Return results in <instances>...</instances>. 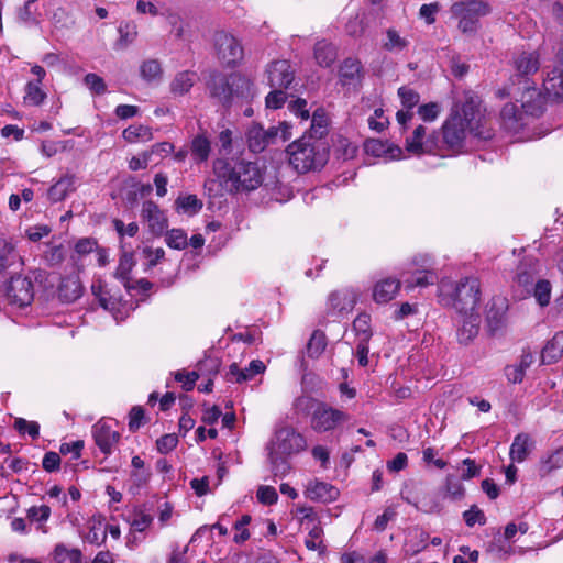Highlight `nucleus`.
<instances>
[{
    "mask_svg": "<svg viewBox=\"0 0 563 563\" xmlns=\"http://www.w3.org/2000/svg\"><path fill=\"white\" fill-rule=\"evenodd\" d=\"M481 99L473 90H465L462 100L454 101L449 115L435 131L439 152L459 155L465 152L468 134L483 141L494 137V130L481 112Z\"/></svg>",
    "mask_w": 563,
    "mask_h": 563,
    "instance_id": "1",
    "label": "nucleus"
},
{
    "mask_svg": "<svg viewBox=\"0 0 563 563\" xmlns=\"http://www.w3.org/2000/svg\"><path fill=\"white\" fill-rule=\"evenodd\" d=\"M329 118L318 108L311 117L310 129L286 147L289 164L299 174L321 169L329 161Z\"/></svg>",
    "mask_w": 563,
    "mask_h": 563,
    "instance_id": "2",
    "label": "nucleus"
},
{
    "mask_svg": "<svg viewBox=\"0 0 563 563\" xmlns=\"http://www.w3.org/2000/svg\"><path fill=\"white\" fill-rule=\"evenodd\" d=\"M296 413L309 417L310 428L316 433H332L350 420V415L312 396L302 395L294 400Z\"/></svg>",
    "mask_w": 563,
    "mask_h": 563,
    "instance_id": "3",
    "label": "nucleus"
},
{
    "mask_svg": "<svg viewBox=\"0 0 563 563\" xmlns=\"http://www.w3.org/2000/svg\"><path fill=\"white\" fill-rule=\"evenodd\" d=\"M213 170L231 194L252 191L257 189L263 180V172L256 162L218 158L213 163Z\"/></svg>",
    "mask_w": 563,
    "mask_h": 563,
    "instance_id": "4",
    "label": "nucleus"
},
{
    "mask_svg": "<svg viewBox=\"0 0 563 563\" xmlns=\"http://www.w3.org/2000/svg\"><path fill=\"white\" fill-rule=\"evenodd\" d=\"M210 97L223 107L230 108L234 100H249L254 96V85L241 73L222 74L212 71L207 80Z\"/></svg>",
    "mask_w": 563,
    "mask_h": 563,
    "instance_id": "5",
    "label": "nucleus"
},
{
    "mask_svg": "<svg viewBox=\"0 0 563 563\" xmlns=\"http://www.w3.org/2000/svg\"><path fill=\"white\" fill-rule=\"evenodd\" d=\"M450 11L457 20V29L464 35L475 36L482 27L481 19L492 13V7L485 0H461Z\"/></svg>",
    "mask_w": 563,
    "mask_h": 563,
    "instance_id": "6",
    "label": "nucleus"
},
{
    "mask_svg": "<svg viewBox=\"0 0 563 563\" xmlns=\"http://www.w3.org/2000/svg\"><path fill=\"white\" fill-rule=\"evenodd\" d=\"M481 301V283L476 277H465L456 283L450 303L461 314L473 313Z\"/></svg>",
    "mask_w": 563,
    "mask_h": 563,
    "instance_id": "7",
    "label": "nucleus"
},
{
    "mask_svg": "<svg viewBox=\"0 0 563 563\" xmlns=\"http://www.w3.org/2000/svg\"><path fill=\"white\" fill-rule=\"evenodd\" d=\"M213 47L217 58L227 68H235L244 59L241 41L229 32L217 31L213 35Z\"/></svg>",
    "mask_w": 563,
    "mask_h": 563,
    "instance_id": "8",
    "label": "nucleus"
},
{
    "mask_svg": "<svg viewBox=\"0 0 563 563\" xmlns=\"http://www.w3.org/2000/svg\"><path fill=\"white\" fill-rule=\"evenodd\" d=\"M517 89H510L508 95L516 97V100L521 103L522 111L531 117L539 118L545 110L548 100L553 101L549 98L548 93H542L534 80H526L521 85L519 92L515 93Z\"/></svg>",
    "mask_w": 563,
    "mask_h": 563,
    "instance_id": "9",
    "label": "nucleus"
},
{
    "mask_svg": "<svg viewBox=\"0 0 563 563\" xmlns=\"http://www.w3.org/2000/svg\"><path fill=\"white\" fill-rule=\"evenodd\" d=\"M4 295L11 305L20 308L30 306L35 296L34 283L29 276L13 275L4 284Z\"/></svg>",
    "mask_w": 563,
    "mask_h": 563,
    "instance_id": "10",
    "label": "nucleus"
},
{
    "mask_svg": "<svg viewBox=\"0 0 563 563\" xmlns=\"http://www.w3.org/2000/svg\"><path fill=\"white\" fill-rule=\"evenodd\" d=\"M515 74L510 77V88L521 89V85L526 80H533L531 76L536 75L540 69V54L537 51L521 52L514 59Z\"/></svg>",
    "mask_w": 563,
    "mask_h": 563,
    "instance_id": "11",
    "label": "nucleus"
},
{
    "mask_svg": "<svg viewBox=\"0 0 563 563\" xmlns=\"http://www.w3.org/2000/svg\"><path fill=\"white\" fill-rule=\"evenodd\" d=\"M357 299V292L352 288L334 290L328 297L327 314L335 320L343 318L353 311Z\"/></svg>",
    "mask_w": 563,
    "mask_h": 563,
    "instance_id": "12",
    "label": "nucleus"
},
{
    "mask_svg": "<svg viewBox=\"0 0 563 563\" xmlns=\"http://www.w3.org/2000/svg\"><path fill=\"white\" fill-rule=\"evenodd\" d=\"M427 130L420 124L418 125L410 137L406 139L405 148L410 154L420 156L423 154L435 155L439 153V139L437 132H432L426 137Z\"/></svg>",
    "mask_w": 563,
    "mask_h": 563,
    "instance_id": "13",
    "label": "nucleus"
},
{
    "mask_svg": "<svg viewBox=\"0 0 563 563\" xmlns=\"http://www.w3.org/2000/svg\"><path fill=\"white\" fill-rule=\"evenodd\" d=\"M140 216L152 235L157 238L164 235L168 228V218L156 202L153 200L143 201Z\"/></svg>",
    "mask_w": 563,
    "mask_h": 563,
    "instance_id": "14",
    "label": "nucleus"
},
{
    "mask_svg": "<svg viewBox=\"0 0 563 563\" xmlns=\"http://www.w3.org/2000/svg\"><path fill=\"white\" fill-rule=\"evenodd\" d=\"M267 84L271 88L288 89L295 80V73L286 59L272 62L266 69Z\"/></svg>",
    "mask_w": 563,
    "mask_h": 563,
    "instance_id": "15",
    "label": "nucleus"
},
{
    "mask_svg": "<svg viewBox=\"0 0 563 563\" xmlns=\"http://www.w3.org/2000/svg\"><path fill=\"white\" fill-rule=\"evenodd\" d=\"M277 446L282 454L291 455L307 448L306 438L294 428H282L276 432Z\"/></svg>",
    "mask_w": 563,
    "mask_h": 563,
    "instance_id": "16",
    "label": "nucleus"
},
{
    "mask_svg": "<svg viewBox=\"0 0 563 563\" xmlns=\"http://www.w3.org/2000/svg\"><path fill=\"white\" fill-rule=\"evenodd\" d=\"M120 252L114 277L122 283L128 292H131L134 288L131 273L136 265V261L132 249L126 243L121 244Z\"/></svg>",
    "mask_w": 563,
    "mask_h": 563,
    "instance_id": "17",
    "label": "nucleus"
},
{
    "mask_svg": "<svg viewBox=\"0 0 563 563\" xmlns=\"http://www.w3.org/2000/svg\"><path fill=\"white\" fill-rule=\"evenodd\" d=\"M339 82L342 87H358L364 78L362 62L355 57H346L339 67Z\"/></svg>",
    "mask_w": 563,
    "mask_h": 563,
    "instance_id": "18",
    "label": "nucleus"
},
{
    "mask_svg": "<svg viewBox=\"0 0 563 563\" xmlns=\"http://www.w3.org/2000/svg\"><path fill=\"white\" fill-rule=\"evenodd\" d=\"M92 435L96 445L104 455L112 453L113 448L118 444L121 438L118 431L112 430L110 426L101 422L93 426Z\"/></svg>",
    "mask_w": 563,
    "mask_h": 563,
    "instance_id": "19",
    "label": "nucleus"
},
{
    "mask_svg": "<svg viewBox=\"0 0 563 563\" xmlns=\"http://www.w3.org/2000/svg\"><path fill=\"white\" fill-rule=\"evenodd\" d=\"M339 490L331 484L318 479L308 484L305 495L308 499L318 503H332L338 499Z\"/></svg>",
    "mask_w": 563,
    "mask_h": 563,
    "instance_id": "20",
    "label": "nucleus"
},
{
    "mask_svg": "<svg viewBox=\"0 0 563 563\" xmlns=\"http://www.w3.org/2000/svg\"><path fill=\"white\" fill-rule=\"evenodd\" d=\"M561 67H555L553 70L548 73L547 78L543 80L544 92L548 93L549 98L553 101H560L563 99V51L561 49L560 55Z\"/></svg>",
    "mask_w": 563,
    "mask_h": 563,
    "instance_id": "21",
    "label": "nucleus"
},
{
    "mask_svg": "<svg viewBox=\"0 0 563 563\" xmlns=\"http://www.w3.org/2000/svg\"><path fill=\"white\" fill-rule=\"evenodd\" d=\"M401 283L397 278L388 277L378 280L373 287V300L376 303H387L399 292Z\"/></svg>",
    "mask_w": 563,
    "mask_h": 563,
    "instance_id": "22",
    "label": "nucleus"
},
{
    "mask_svg": "<svg viewBox=\"0 0 563 563\" xmlns=\"http://www.w3.org/2000/svg\"><path fill=\"white\" fill-rule=\"evenodd\" d=\"M57 291L60 301L71 303L82 296L84 287L78 277L67 276L60 280Z\"/></svg>",
    "mask_w": 563,
    "mask_h": 563,
    "instance_id": "23",
    "label": "nucleus"
},
{
    "mask_svg": "<svg viewBox=\"0 0 563 563\" xmlns=\"http://www.w3.org/2000/svg\"><path fill=\"white\" fill-rule=\"evenodd\" d=\"M75 183L76 176L74 174H66L60 177L47 191L49 201L53 203L63 201L70 192L75 191Z\"/></svg>",
    "mask_w": 563,
    "mask_h": 563,
    "instance_id": "24",
    "label": "nucleus"
},
{
    "mask_svg": "<svg viewBox=\"0 0 563 563\" xmlns=\"http://www.w3.org/2000/svg\"><path fill=\"white\" fill-rule=\"evenodd\" d=\"M533 441L528 433L520 432L510 445L509 456L512 462L522 463L533 449Z\"/></svg>",
    "mask_w": 563,
    "mask_h": 563,
    "instance_id": "25",
    "label": "nucleus"
},
{
    "mask_svg": "<svg viewBox=\"0 0 563 563\" xmlns=\"http://www.w3.org/2000/svg\"><path fill=\"white\" fill-rule=\"evenodd\" d=\"M563 356V331L556 332L541 351V364H554Z\"/></svg>",
    "mask_w": 563,
    "mask_h": 563,
    "instance_id": "26",
    "label": "nucleus"
},
{
    "mask_svg": "<svg viewBox=\"0 0 563 563\" xmlns=\"http://www.w3.org/2000/svg\"><path fill=\"white\" fill-rule=\"evenodd\" d=\"M438 273L434 269H413L411 276L405 279V288L408 291L415 288H424L438 282Z\"/></svg>",
    "mask_w": 563,
    "mask_h": 563,
    "instance_id": "27",
    "label": "nucleus"
},
{
    "mask_svg": "<svg viewBox=\"0 0 563 563\" xmlns=\"http://www.w3.org/2000/svg\"><path fill=\"white\" fill-rule=\"evenodd\" d=\"M314 59L321 67H331L338 57V48L334 44L321 40L314 44Z\"/></svg>",
    "mask_w": 563,
    "mask_h": 563,
    "instance_id": "28",
    "label": "nucleus"
},
{
    "mask_svg": "<svg viewBox=\"0 0 563 563\" xmlns=\"http://www.w3.org/2000/svg\"><path fill=\"white\" fill-rule=\"evenodd\" d=\"M197 80V73L191 70L179 71L169 85L170 92L174 96H184L191 90Z\"/></svg>",
    "mask_w": 563,
    "mask_h": 563,
    "instance_id": "29",
    "label": "nucleus"
},
{
    "mask_svg": "<svg viewBox=\"0 0 563 563\" xmlns=\"http://www.w3.org/2000/svg\"><path fill=\"white\" fill-rule=\"evenodd\" d=\"M500 120L503 126L511 132H518L522 124V113L518 110L517 106L512 102L504 104L500 111Z\"/></svg>",
    "mask_w": 563,
    "mask_h": 563,
    "instance_id": "30",
    "label": "nucleus"
},
{
    "mask_svg": "<svg viewBox=\"0 0 563 563\" xmlns=\"http://www.w3.org/2000/svg\"><path fill=\"white\" fill-rule=\"evenodd\" d=\"M211 152V142L205 133L197 134L190 143V154L195 163L208 161Z\"/></svg>",
    "mask_w": 563,
    "mask_h": 563,
    "instance_id": "31",
    "label": "nucleus"
},
{
    "mask_svg": "<svg viewBox=\"0 0 563 563\" xmlns=\"http://www.w3.org/2000/svg\"><path fill=\"white\" fill-rule=\"evenodd\" d=\"M323 528L320 521L313 523L309 529L308 534L305 539V545L310 551H317L319 556H323L327 553V545L323 541Z\"/></svg>",
    "mask_w": 563,
    "mask_h": 563,
    "instance_id": "32",
    "label": "nucleus"
},
{
    "mask_svg": "<svg viewBox=\"0 0 563 563\" xmlns=\"http://www.w3.org/2000/svg\"><path fill=\"white\" fill-rule=\"evenodd\" d=\"M53 558L56 563H81L82 552L77 548H68L64 543L55 545Z\"/></svg>",
    "mask_w": 563,
    "mask_h": 563,
    "instance_id": "33",
    "label": "nucleus"
},
{
    "mask_svg": "<svg viewBox=\"0 0 563 563\" xmlns=\"http://www.w3.org/2000/svg\"><path fill=\"white\" fill-rule=\"evenodd\" d=\"M91 291L93 296L98 299L99 305L108 311H112L118 308L119 298L114 295H111L107 287L99 282L98 284H92Z\"/></svg>",
    "mask_w": 563,
    "mask_h": 563,
    "instance_id": "34",
    "label": "nucleus"
},
{
    "mask_svg": "<svg viewBox=\"0 0 563 563\" xmlns=\"http://www.w3.org/2000/svg\"><path fill=\"white\" fill-rule=\"evenodd\" d=\"M220 362L218 358L207 357L199 363V372L203 374V371H208L209 378L205 384L198 386V390L201 393L209 394L213 390V377L219 373Z\"/></svg>",
    "mask_w": 563,
    "mask_h": 563,
    "instance_id": "35",
    "label": "nucleus"
},
{
    "mask_svg": "<svg viewBox=\"0 0 563 563\" xmlns=\"http://www.w3.org/2000/svg\"><path fill=\"white\" fill-rule=\"evenodd\" d=\"M203 207L202 200L196 195L179 196L175 200V209L177 212H183L189 216L197 214Z\"/></svg>",
    "mask_w": 563,
    "mask_h": 563,
    "instance_id": "36",
    "label": "nucleus"
},
{
    "mask_svg": "<svg viewBox=\"0 0 563 563\" xmlns=\"http://www.w3.org/2000/svg\"><path fill=\"white\" fill-rule=\"evenodd\" d=\"M333 146L335 157L342 161L353 159L358 152V146L352 141H350L347 137L342 135L338 136Z\"/></svg>",
    "mask_w": 563,
    "mask_h": 563,
    "instance_id": "37",
    "label": "nucleus"
},
{
    "mask_svg": "<svg viewBox=\"0 0 563 563\" xmlns=\"http://www.w3.org/2000/svg\"><path fill=\"white\" fill-rule=\"evenodd\" d=\"M328 345L327 335L321 330H314L307 343V355L310 358H318L322 355Z\"/></svg>",
    "mask_w": 563,
    "mask_h": 563,
    "instance_id": "38",
    "label": "nucleus"
},
{
    "mask_svg": "<svg viewBox=\"0 0 563 563\" xmlns=\"http://www.w3.org/2000/svg\"><path fill=\"white\" fill-rule=\"evenodd\" d=\"M247 144L253 153H261L268 144L264 129L261 125H252L247 132Z\"/></svg>",
    "mask_w": 563,
    "mask_h": 563,
    "instance_id": "39",
    "label": "nucleus"
},
{
    "mask_svg": "<svg viewBox=\"0 0 563 563\" xmlns=\"http://www.w3.org/2000/svg\"><path fill=\"white\" fill-rule=\"evenodd\" d=\"M122 136L128 143L147 142L153 139V133L150 126L139 124L124 129Z\"/></svg>",
    "mask_w": 563,
    "mask_h": 563,
    "instance_id": "40",
    "label": "nucleus"
},
{
    "mask_svg": "<svg viewBox=\"0 0 563 563\" xmlns=\"http://www.w3.org/2000/svg\"><path fill=\"white\" fill-rule=\"evenodd\" d=\"M476 319L470 313V317L463 320L457 330V340L461 344H468L478 334L479 325Z\"/></svg>",
    "mask_w": 563,
    "mask_h": 563,
    "instance_id": "41",
    "label": "nucleus"
},
{
    "mask_svg": "<svg viewBox=\"0 0 563 563\" xmlns=\"http://www.w3.org/2000/svg\"><path fill=\"white\" fill-rule=\"evenodd\" d=\"M47 95L42 89V84L27 81L24 88V102L38 107L44 103Z\"/></svg>",
    "mask_w": 563,
    "mask_h": 563,
    "instance_id": "42",
    "label": "nucleus"
},
{
    "mask_svg": "<svg viewBox=\"0 0 563 563\" xmlns=\"http://www.w3.org/2000/svg\"><path fill=\"white\" fill-rule=\"evenodd\" d=\"M164 235L165 242L170 249L185 250L188 246L187 233L183 229L166 230Z\"/></svg>",
    "mask_w": 563,
    "mask_h": 563,
    "instance_id": "43",
    "label": "nucleus"
},
{
    "mask_svg": "<svg viewBox=\"0 0 563 563\" xmlns=\"http://www.w3.org/2000/svg\"><path fill=\"white\" fill-rule=\"evenodd\" d=\"M353 330L358 339L371 340L373 332L371 327V316L368 313H360L353 321Z\"/></svg>",
    "mask_w": 563,
    "mask_h": 563,
    "instance_id": "44",
    "label": "nucleus"
},
{
    "mask_svg": "<svg viewBox=\"0 0 563 563\" xmlns=\"http://www.w3.org/2000/svg\"><path fill=\"white\" fill-rule=\"evenodd\" d=\"M153 516L146 514L142 507H135L130 525L134 531L143 532L153 523Z\"/></svg>",
    "mask_w": 563,
    "mask_h": 563,
    "instance_id": "45",
    "label": "nucleus"
},
{
    "mask_svg": "<svg viewBox=\"0 0 563 563\" xmlns=\"http://www.w3.org/2000/svg\"><path fill=\"white\" fill-rule=\"evenodd\" d=\"M114 231L117 232L120 241V245L124 242L125 236L133 238L139 233V224L136 222H130L125 224L121 219L114 218L111 221Z\"/></svg>",
    "mask_w": 563,
    "mask_h": 563,
    "instance_id": "46",
    "label": "nucleus"
},
{
    "mask_svg": "<svg viewBox=\"0 0 563 563\" xmlns=\"http://www.w3.org/2000/svg\"><path fill=\"white\" fill-rule=\"evenodd\" d=\"M387 41L384 43V49L388 52L404 51L409 45V41L401 37L395 29H388L386 31Z\"/></svg>",
    "mask_w": 563,
    "mask_h": 563,
    "instance_id": "47",
    "label": "nucleus"
},
{
    "mask_svg": "<svg viewBox=\"0 0 563 563\" xmlns=\"http://www.w3.org/2000/svg\"><path fill=\"white\" fill-rule=\"evenodd\" d=\"M13 427L20 435L29 434L33 440H36L40 437V424L36 421L15 418Z\"/></svg>",
    "mask_w": 563,
    "mask_h": 563,
    "instance_id": "48",
    "label": "nucleus"
},
{
    "mask_svg": "<svg viewBox=\"0 0 563 563\" xmlns=\"http://www.w3.org/2000/svg\"><path fill=\"white\" fill-rule=\"evenodd\" d=\"M551 290H552L551 284L547 279H540L534 285L533 296H534L537 302L541 307H545L550 303Z\"/></svg>",
    "mask_w": 563,
    "mask_h": 563,
    "instance_id": "49",
    "label": "nucleus"
},
{
    "mask_svg": "<svg viewBox=\"0 0 563 563\" xmlns=\"http://www.w3.org/2000/svg\"><path fill=\"white\" fill-rule=\"evenodd\" d=\"M37 0H25L23 7L18 10V20L23 24H34L37 23L36 20V11L37 8L35 3Z\"/></svg>",
    "mask_w": 563,
    "mask_h": 563,
    "instance_id": "50",
    "label": "nucleus"
},
{
    "mask_svg": "<svg viewBox=\"0 0 563 563\" xmlns=\"http://www.w3.org/2000/svg\"><path fill=\"white\" fill-rule=\"evenodd\" d=\"M273 90L268 92L265 98L266 108L277 110L284 107L287 101V89L282 88H272Z\"/></svg>",
    "mask_w": 563,
    "mask_h": 563,
    "instance_id": "51",
    "label": "nucleus"
},
{
    "mask_svg": "<svg viewBox=\"0 0 563 563\" xmlns=\"http://www.w3.org/2000/svg\"><path fill=\"white\" fill-rule=\"evenodd\" d=\"M398 96L405 109L412 110L420 101V95L407 86H401L398 89Z\"/></svg>",
    "mask_w": 563,
    "mask_h": 563,
    "instance_id": "52",
    "label": "nucleus"
},
{
    "mask_svg": "<svg viewBox=\"0 0 563 563\" xmlns=\"http://www.w3.org/2000/svg\"><path fill=\"white\" fill-rule=\"evenodd\" d=\"M141 76L147 80L152 81L154 79H157L162 75V67L158 60L156 59H148L145 60L140 68Z\"/></svg>",
    "mask_w": 563,
    "mask_h": 563,
    "instance_id": "53",
    "label": "nucleus"
},
{
    "mask_svg": "<svg viewBox=\"0 0 563 563\" xmlns=\"http://www.w3.org/2000/svg\"><path fill=\"white\" fill-rule=\"evenodd\" d=\"M269 461L272 465V472L275 476L285 477L289 473L290 464L285 457L278 455L277 453L271 452Z\"/></svg>",
    "mask_w": 563,
    "mask_h": 563,
    "instance_id": "54",
    "label": "nucleus"
},
{
    "mask_svg": "<svg viewBox=\"0 0 563 563\" xmlns=\"http://www.w3.org/2000/svg\"><path fill=\"white\" fill-rule=\"evenodd\" d=\"M146 421L145 410L142 406H133L129 412V430L136 432Z\"/></svg>",
    "mask_w": 563,
    "mask_h": 563,
    "instance_id": "55",
    "label": "nucleus"
},
{
    "mask_svg": "<svg viewBox=\"0 0 563 563\" xmlns=\"http://www.w3.org/2000/svg\"><path fill=\"white\" fill-rule=\"evenodd\" d=\"M200 373L192 371V372H185V371H177L174 374V378L176 382L183 383V389L186 391H190L195 388L196 382L199 379Z\"/></svg>",
    "mask_w": 563,
    "mask_h": 563,
    "instance_id": "56",
    "label": "nucleus"
},
{
    "mask_svg": "<svg viewBox=\"0 0 563 563\" xmlns=\"http://www.w3.org/2000/svg\"><path fill=\"white\" fill-rule=\"evenodd\" d=\"M85 85L95 95H103L107 91V85L102 77L95 73H89L84 77Z\"/></svg>",
    "mask_w": 563,
    "mask_h": 563,
    "instance_id": "57",
    "label": "nucleus"
},
{
    "mask_svg": "<svg viewBox=\"0 0 563 563\" xmlns=\"http://www.w3.org/2000/svg\"><path fill=\"white\" fill-rule=\"evenodd\" d=\"M440 112L441 107L438 102H428L418 108V114L424 122H433Z\"/></svg>",
    "mask_w": 563,
    "mask_h": 563,
    "instance_id": "58",
    "label": "nucleus"
},
{
    "mask_svg": "<svg viewBox=\"0 0 563 563\" xmlns=\"http://www.w3.org/2000/svg\"><path fill=\"white\" fill-rule=\"evenodd\" d=\"M256 498L261 504L272 506L278 501V494L273 486H260L256 492Z\"/></svg>",
    "mask_w": 563,
    "mask_h": 563,
    "instance_id": "59",
    "label": "nucleus"
},
{
    "mask_svg": "<svg viewBox=\"0 0 563 563\" xmlns=\"http://www.w3.org/2000/svg\"><path fill=\"white\" fill-rule=\"evenodd\" d=\"M178 444V438L175 433H167L156 440V449L161 454H168Z\"/></svg>",
    "mask_w": 563,
    "mask_h": 563,
    "instance_id": "60",
    "label": "nucleus"
},
{
    "mask_svg": "<svg viewBox=\"0 0 563 563\" xmlns=\"http://www.w3.org/2000/svg\"><path fill=\"white\" fill-rule=\"evenodd\" d=\"M386 144L387 141H382L378 139H368L364 143V150L367 154L373 155L375 157H384L386 155Z\"/></svg>",
    "mask_w": 563,
    "mask_h": 563,
    "instance_id": "61",
    "label": "nucleus"
},
{
    "mask_svg": "<svg viewBox=\"0 0 563 563\" xmlns=\"http://www.w3.org/2000/svg\"><path fill=\"white\" fill-rule=\"evenodd\" d=\"M364 30H365L364 21L358 14H355L354 16H352L345 24V32L351 37L356 38V37L362 36L364 33Z\"/></svg>",
    "mask_w": 563,
    "mask_h": 563,
    "instance_id": "62",
    "label": "nucleus"
},
{
    "mask_svg": "<svg viewBox=\"0 0 563 563\" xmlns=\"http://www.w3.org/2000/svg\"><path fill=\"white\" fill-rule=\"evenodd\" d=\"M463 519L468 527H473L475 523L485 525L486 517L484 512L476 506H472L468 510L463 512Z\"/></svg>",
    "mask_w": 563,
    "mask_h": 563,
    "instance_id": "63",
    "label": "nucleus"
},
{
    "mask_svg": "<svg viewBox=\"0 0 563 563\" xmlns=\"http://www.w3.org/2000/svg\"><path fill=\"white\" fill-rule=\"evenodd\" d=\"M60 456L54 451H48L44 454L42 460V467L48 472H57L60 468Z\"/></svg>",
    "mask_w": 563,
    "mask_h": 563,
    "instance_id": "64",
    "label": "nucleus"
}]
</instances>
